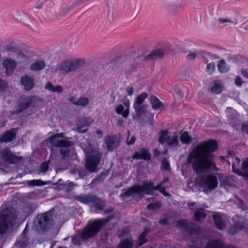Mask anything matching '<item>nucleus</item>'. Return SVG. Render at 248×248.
Returning a JSON list of instances; mask_svg holds the SVG:
<instances>
[{"instance_id":"obj_1","label":"nucleus","mask_w":248,"mask_h":248,"mask_svg":"<svg viewBox=\"0 0 248 248\" xmlns=\"http://www.w3.org/2000/svg\"><path fill=\"white\" fill-rule=\"evenodd\" d=\"M217 149V143L214 140L201 143L189 154L187 163L196 173L204 172L209 169L217 170L212 154Z\"/></svg>"},{"instance_id":"obj_2","label":"nucleus","mask_w":248,"mask_h":248,"mask_svg":"<svg viewBox=\"0 0 248 248\" xmlns=\"http://www.w3.org/2000/svg\"><path fill=\"white\" fill-rule=\"evenodd\" d=\"M110 217L106 219L97 220L91 224H88L84 228L83 232L80 235H76L72 239V242L75 245H80L82 244V240H87L95 235L100 230L102 225L108 222Z\"/></svg>"},{"instance_id":"obj_3","label":"nucleus","mask_w":248,"mask_h":248,"mask_svg":"<svg viewBox=\"0 0 248 248\" xmlns=\"http://www.w3.org/2000/svg\"><path fill=\"white\" fill-rule=\"evenodd\" d=\"M165 189V187H161V185L155 186L153 182H145L142 186H135L131 187L124 194V196L125 197L136 195L142 196L144 194H149L151 190H158L165 196H170L166 192Z\"/></svg>"},{"instance_id":"obj_4","label":"nucleus","mask_w":248,"mask_h":248,"mask_svg":"<svg viewBox=\"0 0 248 248\" xmlns=\"http://www.w3.org/2000/svg\"><path fill=\"white\" fill-rule=\"evenodd\" d=\"M17 216V212L13 208H8L0 212V236L12 230Z\"/></svg>"},{"instance_id":"obj_5","label":"nucleus","mask_w":248,"mask_h":248,"mask_svg":"<svg viewBox=\"0 0 248 248\" xmlns=\"http://www.w3.org/2000/svg\"><path fill=\"white\" fill-rule=\"evenodd\" d=\"M86 142L88 143V147H84L83 143H80V145L86 154V167L91 171L94 172L99 163L102 154L97 149L93 150L88 140H86Z\"/></svg>"},{"instance_id":"obj_6","label":"nucleus","mask_w":248,"mask_h":248,"mask_svg":"<svg viewBox=\"0 0 248 248\" xmlns=\"http://www.w3.org/2000/svg\"><path fill=\"white\" fill-rule=\"evenodd\" d=\"M76 200L85 204L93 203L95 204V207L100 211L103 210L105 208L104 202L101 201L100 199L93 195L82 194L77 196L76 197Z\"/></svg>"},{"instance_id":"obj_7","label":"nucleus","mask_w":248,"mask_h":248,"mask_svg":"<svg viewBox=\"0 0 248 248\" xmlns=\"http://www.w3.org/2000/svg\"><path fill=\"white\" fill-rule=\"evenodd\" d=\"M158 140L161 144L166 143L169 146L175 147L179 144V136L177 133L169 135L168 130L160 131Z\"/></svg>"},{"instance_id":"obj_8","label":"nucleus","mask_w":248,"mask_h":248,"mask_svg":"<svg viewBox=\"0 0 248 248\" xmlns=\"http://www.w3.org/2000/svg\"><path fill=\"white\" fill-rule=\"evenodd\" d=\"M202 183L205 187L204 191L208 193L217 187L218 182L217 177L214 174H207L202 178Z\"/></svg>"},{"instance_id":"obj_9","label":"nucleus","mask_w":248,"mask_h":248,"mask_svg":"<svg viewBox=\"0 0 248 248\" xmlns=\"http://www.w3.org/2000/svg\"><path fill=\"white\" fill-rule=\"evenodd\" d=\"M63 138V134L59 133L51 136L48 140L50 144L53 146L57 147H68L71 146L72 143Z\"/></svg>"},{"instance_id":"obj_10","label":"nucleus","mask_w":248,"mask_h":248,"mask_svg":"<svg viewBox=\"0 0 248 248\" xmlns=\"http://www.w3.org/2000/svg\"><path fill=\"white\" fill-rule=\"evenodd\" d=\"M164 7L169 12L176 14L183 8V4L180 0H169L164 2Z\"/></svg>"},{"instance_id":"obj_11","label":"nucleus","mask_w":248,"mask_h":248,"mask_svg":"<svg viewBox=\"0 0 248 248\" xmlns=\"http://www.w3.org/2000/svg\"><path fill=\"white\" fill-rule=\"evenodd\" d=\"M40 98L39 97L35 96H29V97H25L22 96L20 98V100H21L22 102L20 103L18 106V108L15 110L12 111V113H18L21 112L24 109L27 108L31 101L33 100H40Z\"/></svg>"},{"instance_id":"obj_12","label":"nucleus","mask_w":248,"mask_h":248,"mask_svg":"<svg viewBox=\"0 0 248 248\" xmlns=\"http://www.w3.org/2000/svg\"><path fill=\"white\" fill-rule=\"evenodd\" d=\"M68 59L71 72L77 71L86 64V60L84 58H71Z\"/></svg>"},{"instance_id":"obj_13","label":"nucleus","mask_w":248,"mask_h":248,"mask_svg":"<svg viewBox=\"0 0 248 248\" xmlns=\"http://www.w3.org/2000/svg\"><path fill=\"white\" fill-rule=\"evenodd\" d=\"M177 226L178 228L188 231L191 233L197 232L199 230L198 226L193 223L188 222L186 220H181L179 221L177 223Z\"/></svg>"},{"instance_id":"obj_14","label":"nucleus","mask_w":248,"mask_h":248,"mask_svg":"<svg viewBox=\"0 0 248 248\" xmlns=\"http://www.w3.org/2000/svg\"><path fill=\"white\" fill-rule=\"evenodd\" d=\"M52 221L51 213L48 212L46 213L40 215L37 217L38 224L43 229H46L47 225Z\"/></svg>"},{"instance_id":"obj_15","label":"nucleus","mask_w":248,"mask_h":248,"mask_svg":"<svg viewBox=\"0 0 248 248\" xmlns=\"http://www.w3.org/2000/svg\"><path fill=\"white\" fill-rule=\"evenodd\" d=\"M1 155L5 162L10 164H14L18 160L17 157L9 149H3L1 152Z\"/></svg>"},{"instance_id":"obj_16","label":"nucleus","mask_w":248,"mask_h":248,"mask_svg":"<svg viewBox=\"0 0 248 248\" xmlns=\"http://www.w3.org/2000/svg\"><path fill=\"white\" fill-rule=\"evenodd\" d=\"M2 65L6 69V73L10 75L13 73L16 68L17 63L15 60L7 58L3 61Z\"/></svg>"},{"instance_id":"obj_17","label":"nucleus","mask_w":248,"mask_h":248,"mask_svg":"<svg viewBox=\"0 0 248 248\" xmlns=\"http://www.w3.org/2000/svg\"><path fill=\"white\" fill-rule=\"evenodd\" d=\"M34 79L32 77L25 75L21 78V83L25 90L30 91L34 85Z\"/></svg>"},{"instance_id":"obj_18","label":"nucleus","mask_w":248,"mask_h":248,"mask_svg":"<svg viewBox=\"0 0 248 248\" xmlns=\"http://www.w3.org/2000/svg\"><path fill=\"white\" fill-rule=\"evenodd\" d=\"M151 157V154L148 150L145 149H140V151L136 152L133 155V158L137 159H144L149 160Z\"/></svg>"},{"instance_id":"obj_19","label":"nucleus","mask_w":248,"mask_h":248,"mask_svg":"<svg viewBox=\"0 0 248 248\" xmlns=\"http://www.w3.org/2000/svg\"><path fill=\"white\" fill-rule=\"evenodd\" d=\"M92 122V120H90L87 118L79 120L77 128V131L80 133H84L88 131V128H86L82 129V128L88 127Z\"/></svg>"},{"instance_id":"obj_20","label":"nucleus","mask_w":248,"mask_h":248,"mask_svg":"<svg viewBox=\"0 0 248 248\" xmlns=\"http://www.w3.org/2000/svg\"><path fill=\"white\" fill-rule=\"evenodd\" d=\"M16 137V133L15 129H11L5 132L0 138V142H9Z\"/></svg>"},{"instance_id":"obj_21","label":"nucleus","mask_w":248,"mask_h":248,"mask_svg":"<svg viewBox=\"0 0 248 248\" xmlns=\"http://www.w3.org/2000/svg\"><path fill=\"white\" fill-rule=\"evenodd\" d=\"M165 52L161 49H156L152 51L146 57L147 60L153 61L162 58L165 55Z\"/></svg>"},{"instance_id":"obj_22","label":"nucleus","mask_w":248,"mask_h":248,"mask_svg":"<svg viewBox=\"0 0 248 248\" xmlns=\"http://www.w3.org/2000/svg\"><path fill=\"white\" fill-rule=\"evenodd\" d=\"M213 218L215 225L218 229L220 230L226 229V224L220 213H215L213 216Z\"/></svg>"},{"instance_id":"obj_23","label":"nucleus","mask_w":248,"mask_h":248,"mask_svg":"<svg viewBox=\"0 0 248 248\" xmlns=\"http://www.w3.org/2000/svg\"><path fill=\"white\" fill-rule=\"evenodd\" d=\"M125 238L121 237V242L119 245L118 248H132L134 243L131 241V236L129 233H127Z\"/></svg>"},{"instance_id":"obj_24","label":"nucleus","mask_w":248,"mask_h":248,"mask_svg":"<svg viewBox=\"0 0 248 248\" xmlns=\"http://www.w3.org/2000/svg\"><path fill=\"white\" fill-rule=\"evenodd\" d=\"M46 65V62L44 60H38L30 65V69L33 71H41L45 68Z\"/></svg>"},{"instance_id":"obj_25","label":"nucleus","mask_w":248,"mask_h":248,"mask_svg":"<svg viewBox=\"0 0 248 248\" xmlns=\"http://www.w3.org/2000/svg\"><path fill=\"white\" fill-rule=\"evenodd\" d=\"M133 108L135 110L136 115L134 119H138L141 115L146 112L147 106L146 105H134Z\"/></svg>"},{"instance_id":"obj_26","label":"nucleus","mask_w":248,"mask_h":248,"mask_svg":"<svg viewBox=\"0 0 248 248\" xmlns=\"http://www.w3.org/2000/svg\"><path fill=\"white\" fill-rule=\"evenodd\" d=\"M58 70L62 74H68L71 72L68 59L62 61L58 67Z\"/></svg>"},{"instance_id":"obj_27","label":"nucleus","mask_w":248,"mask_h":248,"mask_svg":"<svg viewBox=\"0 0 248 248\" xmlns=\"http://www.w3.org/2000/svg\"><path fill=\"white\" fill-rule=\"evenodd\" d=\"M150 102L154 110H158L164 108L163 103L154 95H152L150 97Z\"/></svg>"},{"instance_id":"obj_28","label":"nucleus","mask_w":248,"mask_h":248,"mask_svg":"<svg viewBox=\"0 0 248 248\" xmlns=\"http://www.w3.org/2000/svg\"><path fill=\"white\" fill-rule=\"evenodd\" d=\"M45 89L51 92L60 93L63 91V88L61 85L54 86L51 82H48L46 83Z\"/></svg>"},{"instance_id":"obj_29","label":"nucleus","mask_w":248,"mask_h":248,"mask_svg":"<svg viewBox=\"0 0 248 248\" xmlns=\"http://www.w3.org/2000/svg\"><path fill=\"white\" fill-rule=\"evenodd\" d=\"M245 227L243 223L238 222L232 225L228 230V232L230 234H234V233L244 229Z\"/></svg>"},{"instance_id":"obj_30","label":"nucleus","mask_w":248,"mask_h":248,"mask_svg":"<svg viewBox=\"0 0 248 248\" xmlns=\"http://www.w3.org/2000/svg\"><path fill=\"white\" fill-rule=\"evenodd\" d=\"M17 59L21 62L29 63L31 61V57L29 53L20 52L17 54Z\"/></svg>"},{"instance_id":"obj_31","label":"nucleus","mask_w":248,"mask_h":248,"mask_svg":"<svg viewBox=\"0 0 248 248\" xmlns=\"http://www.w3.org/2000/svg\"><path fill=\"white\" fill-rule=\"evenodd\" d=\"M115 139L111 136H107L105 138V143L107 144V149L108 151H112L115 147Z\"/></svg>"},{"instance_id":"obj_32","label":"nucleus","mask_w":248,"mask_h":248,"mask_svg":"<svg viewBox=\"0 0 248 248\" xmlns=\"http://www.w3.org/2000/svg\"><path fill=\"white\" fill-rule=\"evenodd\" d=\"M223 89V85L218 81H216L211 89V92L215 94H219L221 93Z\"/></svg>"},{"instance_id":"obj_33","label":"nucleus","mask_w":248,"mask_h":248,"mask_svg":"<svg viewBox=\"0 0 248 248\" xmlns=\"http://www.w3.org/2000/svg\"><path fill=\"white\" fill-rule=\"evenodd\" d=\"M116 112L122 116L124 118H127L129 114V110L128 109H124V107L122 105H119L115 109Z\"/></svg>"},{"instance_id":"obj_34","label":"nucleus","mask_w":248,"mask_h":248,"mask_svg":"<svg viewBox=\"0 0 248 248\" xmlns=\"http://www.w3.org/2000/svg\"><path fill=\"white\" fill-rule=\"evenodd\" d=\"M150 230L149 229H145L144 231L140 235L139 238V243L136 246L137 247H140L147 242V239H145L146 235L149 232Z\"/></svg>"},{"instance_id":"obj_35","label":"nucleus","mask_w":248,"mask_h":248,"mask_svg":"<svg viewBox=\"0 0 248 248\" xmlns=\"http://www.w3.org/2000/svg\"><path fill=\"white\" fill-rule=\"evenodd\" d=\"M217 69L221 73H226L229 71L230 66L226 63L223 60H221L218 65Z\"/></svg>"},{"instance_id":"obj_36","label":"nucleus","mask_w":248,"mask_h":248,"mask_svg":"<svg viewBox=\"0 0 248 248\" xmlns=\"http://www.w3.org/2000/svg\"><path fill=\"white\" fill-rule=\"evenodd\" d=\"M147 96L148 94L146 93H141L137 97L136 99L134 101V105H142V103L145 99L147 98Z\"/></svg>"},{"instance_id":"obj_37","label":"nucleus","mask_w":248,"mask_h":248,"mask_svg":"<svg viewBox=\"0 0 248 248\" xmlns=\"http://www.w3.org/2000/svg\"><path fill=\"white\" fill-rule=\"evenodd\" d=\"M180 140L183 144H189L192 141V138L189 135L188 133L185 131L181 134Z\"/></svg>"},{"instance_id":"obj_38","label":"nucleus","mask_w":248,"mask_h":248,"mask_svg":"<svg viewBox=\"0 0 248 248\" xmlns=\"http://www.w3.org/2000/svg\"><path fill=\"white\" fill-rule=\"evenodd\" d=\"M206 217V214L204 213L203 209H197L195 213L194 219L196 221H199L202 218H204Z\"/></svg>"},{"instance_id":"obj_39","label":"nucleus","mask_w":248,"mask_h":248,"mask_svg":"<svg viewBox=\"0 0 248 248\" xmlns=\"http://www.w3.org/2000/svg\"><path fill=\"white\" fill-rule=\"evenodd\" d=\"M89 100L88 98L85 97H82L78 98L77 106L85 107L89 104Z\"/></svg>"},{"instance_id":"obj_40","label":"nucleus","mask_w":248,"mask_h":248,"mask_svg":"<svg viewBox=\"0 0 248 248\" xmlns=\"http://www.w3.org/2000/svg\"><path fill=\"white\" fill-rule=\"evenodd\" d=\"M27 184L29 186H43L46 184V183L41 180H33L27 181Z\"/></svg>"},{"instance_id":"obj_41","label":"nucleus","mask_w":248,"mask_h":248,"mask_svg":"<svg viewBox=\"0 0 248 248\" xmlns=\"http://www.w3.org/2000/svg\"><path fill=\"white\" fill-rule=\"evenodd\" d=\"M218 21L220 24H225L226 26L230 25L233 23V21L230 18H219Z\"/></svg>"},{"instance_id":"obj_42","label":"nucleus","mask_w":248,"mask_h":248,"mask_svg":"<svg viewBox=\"0 0 248 248\" xmlns=\"http://www.w3.org/2000/svg\"><path fill=\"white\" fill-rule=\"evenodd\" d=\"M242 169L245 173V177L248 178V159L243 162Z\"/></svg>"},{"instance_id":"obj_43","label":"nucleus","mask_w":248,"mask_h":248,"mask_svg":"<svg viewBox=\"0 0 248 248\" xmlns=\"http://www.w3.org/2000/svg\"><path fill=\"white\" fill-rule=\"evenodd\" d=\"M48 169V162L45 161L43 162L41 166L40 169V172L45 173Z\"/></svg>"},{"instance_id":"obj_44","label":"nucleus","mask_w":248,"mask_h":248,"mask_svg":"<svg viewBox=\"0 0 248 248\" xmlns=\"http://www.w3.org/2000/svg\"><path fill=\"white\" fill-rule=\"evenodd\" d=\"M161 206V204L160 202H155L149 204L147 206V208L149 209H155L156 208H159Z\"/></svg>"},{"instance_id":"obj_45","label":"nucleus","mask_w":248,"mask_h":248,"mask_svg":"<svg viewBox=\"0 0 248 248\" xmlns=\"http://www.w3.org/2000/svg\"><path fill=\"white\" fill-rule=\"evenodd\" d=\"M127 134H128V135H127V140H126L127 144L128 145L133 144L136 141L135 137H134V136L132 137L130 139V140H128V139H129L130 135V132L129 130H128V131H127Z\"/></svg>"},{"instance_id":"obj_46","label":"nucleus","mask_w":248,"mask_h":248,"mask_svg":"<svg viewBox=\"0 0 248 248\" xmlns=\"http://www.w3.org/2000/svg\"><path fill=\"white\" fill-rule=\"evenodd\" d=\"M215 67L216 66L215 63L211 62L207 64L206 69L209 73H212L213 71H214Z\"/></svg>"},{"instance_id":"obj_47","label":"nucleus","mask_w":248,"mask_h":248,"mask_svg":"<svg viewBox=\"0 0 248 248\" xmlns=\"http://www.w3.org/2000/svg\"><path fill=\"white\" fill-rule=\"evenodd\" d=\"M69 150L67 149H61L60 154L62 155V158L63 159L69 155Z\"/></svg>"},{"instance_id":"obj_48","label":"nucleus","mask_w":248,"mask_h":248,"mask_svg":"<svg viewBox=\"0 0 248 248\" xmlns=\"http://www.w3.org/2000/svg\"><path fill=\"white\" fill-rule=\"evenodd\" d=\"M162 166L164 170H168L170 167V164L166 158H164L162 161Z\"/></svg>"},{"instance_id":"obj_49","label":"nucleus","mask_w":248,"mask_h":248,"mask_svg":"<svg viewBox=\"0 0 248 248\" xmlns=\"http://www.w3.org/2000/svg\"><path fill=\"white\" fill-rule=\"evenodd\" d=\"M16 245L18 248H23L26 246L27 243L23 240H19L16 243Z\"/></svg>"},{"instance_id":"obj_50","label":"nucleus","mask_w":248,"mask_h":248,"mask_svg":"<svg viewBox=\"0 0 248 248\" xmlns=\"http://www.w3.org/2000/svg\"><path fill=\"white\" fill-rule=\"evenodd\" d=\"M8 86L6 81L0 79V92L3 91Z\"/></svg>"},{"instance_id":"obj_51","label":"nucleus","mask_w":248,"mask_h":248,"mask_svg":"<svg viewBox=\"0 0 248 248\" xmlns=\"http://www.w3.org/2000/svg\"><path fill=\"white\" fill-rule=\"evenodd\" d=\"M243 81L241 79V78L238 77L237 76L235 79V84L236 86L240 87L242 85Z\"/></svg>"},{"instance_id":"obj_52","label":"nucleus","mask_w":248,"mask_h":248,"mask_svg":"<svg viewBox=\"0 0 248 248\" xmlns=\"http://www.w3.org/2000/svg\"><path fill=\"white\" fill-rule=\"evenodd\" d=\"M196 56V53L195 52H190L187 56V58L189 60H194Z\"/></svg>"},{"instance_id":"obj_53","label":"nucleus","mask_w":248,"mask_h":248,"mask_svg":"<svg viewBox=\"0 0 248 248\" xmlns=\"http://www.w3.org/2000/svg\"><path fill=\"white\" fill-rule=\"evenodd\" d=\"M126 93L129 96H131L133 95L134 93L133 88L132 86H129L126 88Z\"/></svg>"},{"instance_id":"obj_54","label":"nucleus","mask_w":248,"mask_h":248,"mask_svg":"<svg viewBox=\"0 0 248 248\" xmlns=\"http://www.w3.org/2000/svg\"><path fill=\"white\" fill-rule=\"evenodd\" d=\"M69 100L71 103L77 106L78 98L75 97H71L69 98Z\"/></svg>"},{"instance_id":"obj_55","label":"nucleus","mask_w":248,"mask_h":248,"mask_svg":"<svg viewBox=\"0 0 248 248\" xmlns=\"http://www.w3.org/2000/svg\"><path fill=\"white\" fill-rule=\"evenodd\" d=\"M242 129L244 132L248 133V122L247 124H243Z\"/></svg>"},{"instance_id":"obj_56","label":"nucleus","mask_w":248,"mask_h":248,"mask_svg":"<svg viewBox=\"0 0 248 248\" xmlns=\"http://www.w3.org/2000/svg\"><path fill=\"white\" fill-rule=\"evenodd\" d=\"M241 73L244 77L248 78V70L241 69Z\"/></svg>"},{"instance_id":"obj_57","label":"nucleus","mask_w":248,"mask_h":248,"mask_svg":"<svg viewBox=\"0 0 248 248\" xmlns=\"http://www.w3.org/2000/svg\"><path fill=\"white\" fill-rule=\"evenodd\" d=\"M159 222L162 224H166L168 223V220L167 218H163L159 220Z\"/></svg>"},{"instance_id":"obj_58","label":"nucleus","mask_w":248,"mask_h":248,"mask_svg":"<svg viewBox=\"0 0 248 248\" xmlns=\"http://www.w3.org/2000/svg\"><path fill=\"white\" fill-rule=\"evenodd\" d=\"M124 105L126 107V109H128L129 110V107H130V102L128 100L126 102H124Z\"/></svg>"},{"instance_id":"obj_59","label":"nucleus","mask_w":248,"mask_h":248,"mask_svg":"<svg viewBox=\"0 0 248 248\" xmlns=\"http://www.w3.org/2000/svg\"><path fill=\"white\" fill-rule=\"evenodd\" d=\"M169 181V179L168 178H165L163 181H162L160 184H159L158 185H161V187H162V185H163V184L165 183H166V182H168Z\"/></svg>"},{"instance_id":"obj_60","label":"nucleus","mask_w":248,"mask_h":248,"mask_svg":"<svg viewBox=\"0 0 248 248\" xmlns=\"http://www.w3.org/2000/svg\"><path fill=\"white\" fill-rule=\"evenodd\" d=\"M96 133L98 135H100V137H102V134H103V132L100 130H97L96 131Z\"/></svg>"},{"instance_id":"obj_61","label":"nucleus","mask_w":248,"mask_h":248,"mask_svg":"<svg viewBox=\"0 0 248 248\" xmlns=\"http://www.w3.org/2000/svg\"><path fill=\"white\" fill-rule=\"evenodd\" d=\"M118 124L119 125H122L123 124V121L122 119H119L118 121Z\"/></svg>"},{"instance_id":"obj_62","label":"nucleus","mask_w":248,"mask_h":248,"mask_svg":"<svg viewBox=\"0 0 248 248\" xmlns=\"http://www.w3.org/2000/svg\"><path fill=\"white\" fill-rule=\"evenodd\" d=\"M235 161H236L238 163L240 162V159L238 157H234Z\"/></svg>"},{"instance_id":"obj_63","label":"nucleus","mask_w":248,"mask_h":248,"mask_svg":"<svg viewBox=\"0 0 248 248\" xmlns=\"http://www.w3.org/2000/svg\"><path fill=\"white\" fill-rule=\"evenodd\" d=\"M232 170H233V171L235 172V173H237V170H235V169H234V163H232Z\"/></svg>"},{"instance_id":"obj_64","label":"nucleus","mask_w":248,"mask_h":248,"mask_svg":"<svg viewBox=\"0 0 248 248\" xmlns=\"http://www.w3.org/2000/svg\"><path fill=\"white\" fill-rule=\"evenodd\" d=\"M244 29L245 30H248V25H246L245 27H244Z\"/></svg>"}]
</instances>
